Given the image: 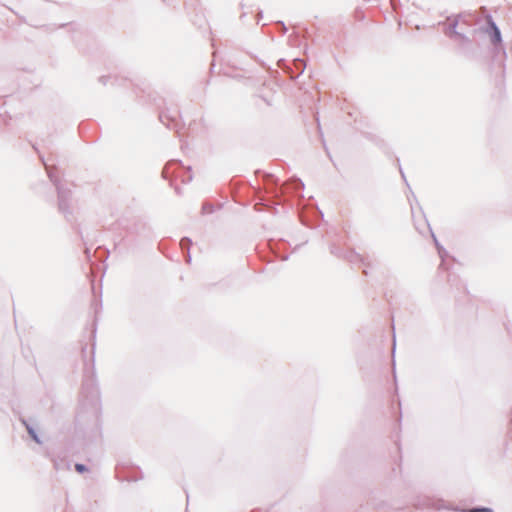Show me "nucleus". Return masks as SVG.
Returning a JSON list of instances; mask_svg holds the SVG:
<instances>
[{"label": "nucleus", "instance_id": "nucleus-1", "mask_svg": "<svg viewBox=\"0 0 512 512\" xmlns=\"http://www.w3.org/2000/svg\"><path fill=\"white\" fill-rule=\"evenodd\" d=\"M491 27L493 29L492 42L494 44H499L501 42L500 31H499V29L497 28V26L494 23L491 24Z\"/></svg>", "mask_w": 512, "mask_h": 512}, {"label": "nucleus", "instance_id": "nucleus-2", "mask_svg": "<svg viewBox=\"0 0 512 512\" xmlns=\"http://www.w3.org/2000/svg\"><path fill=\"white\" fill-rule=\"evenodd\" d=\"M75 469H76L78 472H80V473H82V472H84V471L86 470L85 466H84V465H82V464H76V465H75Z\"/></svg>", "mask_w": 512, "mask_h": 512}, {"label": "nucleus", "instance_id": "nucleus-3", "mask_svg": "<svg viewBox=\"0 0 512 512\" xmlns=\"http://www.w3.org/2000/svg\"><path fill=\"white\" fill-rule=\"evenodd\" d=\"M469 512H491L490 509L482 508V509H472Z\"/></svg>", "mask_w": 512, "mask_h": 512}]
</instances>
